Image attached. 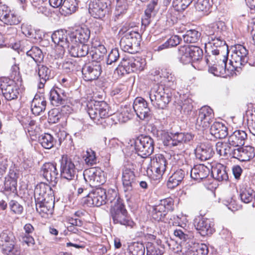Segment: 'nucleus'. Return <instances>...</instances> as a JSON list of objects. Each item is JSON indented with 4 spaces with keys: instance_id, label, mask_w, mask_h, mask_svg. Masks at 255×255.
<instances>
[{
    "instance_id": "obj_62",
    "label": "nucleus",
    "mask_w": 255,
    "mask_h": 255,
    "mask_svg": "<svg viewBox=\"0 0 255 255\" xmlns=\"http://www.w3.org/2000/svg\"><path fill=\"white\" fill-rule=\"evenodd\" d=\"M38 74L39 79L48 80L50 76V70L45 66L41 65L40 66L39 65Z\"/></svg>"
},
{
    "instance_id": "obj_13",
    "label": "nucleus",
    "mask_w": 255,
    "mask_h": 255,
    "mask_svg": "<svg viewBox=\"0 0 255 255\" xmlns=\"http://www.w3.org/2000/svg\"><path fill=\"white\" fill-rule=\"evenodd\" d=\"M167 160L163 155L156 154L151 159V178L154 180H159L166 171Z\"/></svg>"
},
{
    "instance_id": "obj_57",
    "label": "nucleus",
    "mask_w": 255,
    "mask_h": 255,
    "mask_svg": "<svg viewBox=\"0 0 255 255\" xmlns=\"http://www.w3.org/2000/svg\"><path fill=\"white\" fill-rule=\"evenodd\" d=\"M240 196L243 202L249 203L252 201L253 198V191L246 189L241 190Z\"/></svg>"
},
{
    "instance_id": "obj_44",
    "label": "nucleus",
    "mask_w": 255,
    "mask_h": 255,
    "mask_svg": "<svg viewBox=\"0 0 255 255\" xmlns=\"http://www.w3.org/2000/svg\"><path fill=\"white\" fill-rule=\"evenodd\" d=\"M167 213L159 204L153 207L151 212V217L155 221H163Z\"/></svg>"
},
{
    "instance_id": "obj_15",
    "label": "nucleus",
    "mask_w": 255,
    "mask_h": 255,
    "mask_svg": "<svg viewBox=\"0 0 255 255\" xmlns=\"http://www.w3.org/2000/svg\"><path fill=\"white\" fill-rule=\"evenodd\" d=\"M87 204L90 206L99 207L107 203L106 189L97 188L87 195Z\"/></svg>"
},
{
    "instance_id": "obj_41",
    "label": "nucleus",
    "mask_w": 255,
    "mask_h": 255,
    "mask_svg": "<svg viewBox=\"0 0 255 255\" xmlns=\"http://www.w3.org/2000/svg\"><path fill=\"white\" fill-rule=\"evenodd\" d=\"M60 8V12L65 16L69 15L75 12L78 8L77 1H62Z\"/></svg>"
},
{
    "instance_id": "obj_28",
    "label": "nucleus",
    "mask_w": 255,
    "mask_h": 255,
    "mask_svg": "<svg viewBox=\"0 0 255 255\" xmlns=\"http://www.w3.org/2000/svg\"><path fill=\"white\" fill-rule=\"evenodd\" d=\"M67 96L64 90L58 88L54 87L50 92V101L51 104L55 107L66 104Z\"/></svg>"
},
{
    "instance_id": "obj_43",
    "label": "nucleus",
    "mask_w": 255,
    "mask_h": 255,
    "mask_svg": "<svg viewBox=\"0 0 255 255\" xmlns=\"http://www.w3.org/2000/svg\"><path fill=\"white\" fill-rule=\"evenodd\" d=\"M3 23L7 25H16L21 21L19 16L13 11H10L1 20Z\"/></svg>"
},
{
    "instance_id": "obj_24",
    "label": "nucleus",
    "mask_w": 255,
    "mask_h": 255,
    "mask_svg": "<svg viewBox=\"0 0 255 255\" xmlns=\"http://www.w3.org/2000/svg\"><path fill=\"white\" fill-rule=\"evenodd\" d=\"M196 228L202 236L211 235L215 231L214 222L211 219L204 217L199 219Z\"/></svg>"
},
{
    "instance_id": "obj_50",
    "label": "nucleus",
    "mask_w": 255,
    "mask_h": 255,
    "mask_svg": "<svg viewBox=\"0 0 255 255\" xmlns=\"http://www.w3.org/2000/svg\"><path fill=\"white\" fill-rule=\"evenodd\" d=\"M107 52V49L104 45H102L94 49H93L90 52L92 59L94 61H99L102 59L104 55Z\"/></svg>"
},
{
    "instance_id": "obj_22",
    "label": "nucleus",
    "mask_w": 255,
    "mask_h": 255,
    "mask_svg": "<svg viewBox=\"0 0 255 255\" xmlns=\"http://www.w3.org/2000/svg\"><path fill=\"white\" fill-rule=\"evenodd\" d=\"M54 195L51 187L47 184L40 183L37 184L34 190V199L35 202H41L47 200V198Z\"/></svg>"
},
{
    "instance_id": "obj_14",
    "label": "nucleus",
    "mask_w": 255,
    "mask_h": 255,
    "mask_svg": "<svg viewBox=\"0 0 255 255\" xmlns=\"http://www.w3.org/2000/svg\"><path fill=\"white\" fill-rule=\"evenodd\" d=\"M83 175L85 181L91 186H99L106 181L103 172L99 168L87 169L84 171Z\"/></svg>"
},
{
    "instance_id": "obj_38",
    "label": "nucleus",
    "mask_w": 255,
    "mask_h": 255,
    "mask_svg": "<svg viewBox=\"0 0 255 255\" xmlns=\"http://www.w3.org/2000/svg\"><path fill=\"white\" fill-rule=\"evenodd\" d=\"M210 43L213 45L211 52H221L222 54H225L226 50L228 49V46L226 42L220 37H217L211 36Z\"/></svg>"
},
{
    "instance_id": "obj_63",
    "label": "nucleus",
    "mask_w": 255,
    "mask_h": 255,
    "mask_svg": "<svg viewBox=\"0 0 255 255\" xmlns=\"http://www.w3.org/2000/svg\"><path fill=\"white\" fill-rule=\"evenodd\" d=\"M128 9L127 1H117L116 10L117 14L120 15L126 12Z\"/></svg>"
},
{
    "instance_id": "obj_26",
    "label": "nucleus",
    "mask_w": 255,
    "mask_h": 255,
    "mask_svg": "<svg viewBox=\"0 0 255 255\" xmlns=\"http://www.w3.org/2000/svg\"><path fill=\"white\" fill-rule=\"evenodd\" d=\"M107 3L104 1H90L89 4V12L95 18L104 17Z\"/></svg>"
},
{
    "instance_id": "obj_9",
    "label": "nucleus",
    "mask_w": 255,
    "mask_h": 255,
    "mask_svg": "<svg viewBox=\"0 0 255 255\" xmlns=\"http://www.w3.org/2000/svg\"><path fill=\"white\" fill-rule=\"evenodd\" d=\"M134 146L137 154L142 158H146L154 151V140L149 136L140 135L135 140Z\"/></svg>"
},
{
    "instance_id": "obj_8",
    "label": "nucleus",
    "mask_w": 255,
    "mask_h": 255,
    "mask_svg": "<svg viewBox=\"0 0 255 255\" xmlns=\"http://www.w3.org/2000/svg\"><path fill=\"white\" fill-rule=\"evenodd\" d=\"M174 159L177 160L176 164L178 166H183V167L176 170L169 178L167 186L170 189H172L179 185L184 178L186 173H187L188 169L191 168V167H189L187 164H184L185 159L183 155H174Z\"/></svg>"
},
{
    "instance_id": "obj_20",
    "label": "nucleus",
    "mask_w": 255,
    "mask_h": 255,
    "mask_svg": "<svg viewBox=\"0 0 255 255\" xmlns=\"http://www.w3.org/2000/svg\"><path fill=\"white\" fill-rule=\"evenodd\" d=\"M102 72L99 64H86L82 68L83 78L86 81H92L97 80Z\"/></svg>"
},
{
    "instance_id": "obj_53",
    "label": "nucleus",
    "mask_w": 255,
    "mask_h": 255,
    "mask_svg": "<svg viewBox=\"0 0 255 255\" xmlns=\"http://www.w3.org/2000/svg\"><path fill=\"white\" fill-rule=\"evenodd\" d=\"M8 205L10 212L12 214L21 215L23 213V207L18 201L11 200L9 201Z\"/></svg>"
},
{
    "instance_id": "obj_35",
    "label": "nucleus",
    "mask_w": 255,
    "mask_h": 255,
    "mask_svg": "<svg viewBox=\"0 0 255 255\" xmlns=\"http://www.w3.org/2000/svg\"><path fill=\"white\" fill-rule=\"evenodd\" d=\"M46 101L43 96L36 94L34 96L31 105V111L35 115H39L44 111L46 108Z\"/></svg>"
},
{
    "instance_id": "obj_7",
    "label": "nucleus",
    "mask_w": 255,
    "mask_h": 255,
    "mask_svg": "<svg viewBox=\"0 0 255 255\" xmlns=\"http://www.w3.org/2000/svg\"><path fill=\"white\" fill-rule=\"evenodd\" d=\"M0 91L8 101L17 100L21 93L18 84L14 80L7 78H0Z\"/></svg>"
},
{
    "instance_id": "obj_11",
    "label": "nucleus",
    "mask_w": 255,
    "mask_h": 255,
    "mask_svg": "<svg viewBox=\"0 0 255 255\" xmlns=\"http://www.w3.org/2000/svg\"><path fill=\"white\" fill-rule=\"evenodd\" d=\"M60 175L62 178L71 181L74 179L76 175V166L68 155L64 154L60 160Z\"/></svg>"
},
{
    "instance_id": "obj_5",
    "label": "nucleus",
    "mask_w": 255,
    "mask_h": 255,
    "mask_svg": "<svg viewBox=\"0 0 255 255\" xmlns=\"http://www.w3.org/2000/svg\"><path fill=\"white\" fill-rule=\"evenodd\" d=\"M0 248L2 253L6 255L21 254L20 248L16 245L13 233L8 230H3L0 234Z\"/></svg>"
},
{
    "instance_id": "obj_49",
    "label": "nucleus",
    "mask_w": 255,
    "mask_h": 255,
    "mask_svg": "<svg viewBox=\"0 0 255 255\" xmlns=\"http://www.w3.org/2000/svg\"><path fill=\"white\" fill-rule=\"evenodd\" d=\"M39 141L42 146L44 148L50 149L54 146V138L50 134L44 133L42 135Z\"/></svg>"
},
{
    "instance_id": "obj_17",
    "label": "nucleus",
    "mask_w": 255,
    "mask_h": 255,
    "mask_svg": "<svg viewBox=\"0 0 255 255\" xmlns=\"http://www.w3.org/2000/svg\"><path fill=\"white\" fill-rule=\"evenodd\" d=\"M57 164L55 162H46L42 166L41 172L46 180L51 184H56L58 181V172Z\"/></svg>"
},
{
    "instance_id": "obj_59",
    "label": "nucleus",
    "mask_w": 255,
    "mask_h": 255,
    "mask_svg": "<svg viewBox=\"0 0 255 255\" xmlns=\"http://www.w3.org/2000/svg\"><path fill=\"white\" fill-rule=\"evenodd\" d=\"M192 1H173L172 6L177 11H183L191 3Z\"/></svg>"
},
{
    "instance_id": "obj_40",
    "label": "nucleus",
    "mask_w": 255,
    "mask_h": 255,
    "mask_svg": "<svg viewBox=\"0 0 255 255\" xmlns=\"http://www.w3.org/2000/svg\"><path fill=\"white\" fill-rule=\"evenodd\" d=\"M190 45H184L179 47L178 55L180 61L183 64L190 63L191 54L192 52L191 46Z\"/></svg>"
},
{
    "instance_id": "obj_31",
    "label": "nucleus",
    "mask_w": 255,
    "mask_h": 255,
    "mask_svg": "<svg viewBox=\"0 0 255 255\" xmlns=\"http://www.w3.org/2000/svg\"><path fill=\"white\" fill-rule=\"evenodd\" d=\"M209 173V168L203 164L197 165L190 170L191 177L198 182L207 178Z\"/></svg>"
},
{
    "instance_id": "obj_47",
    "label": "nucleus",
    "mask_w": 255,
    "mask_h": 255,
    "mask_svg": "<svg viewBox=\"0 0 255 255\" xmlns=\"http://www.w3.org/2000/svg\"><path fill=\"white\" fill-rule=\"evenodd\" d=\"M208 248L205 244H197L188 252V255H207Z\"/></svg>"
},
{
    "instance_id": "obj_36",
    "label": "nucleus",
    "mask_w": 255,
    "mask_h": 255,
    "mask_svg": "<svg viewBox=\"0 0 255 255\" xmlns=\"http://www.w3.org/2000/svg\"><path fill=\"white\" fill-rule=\"evenodd\" d=\"M225 54L221 52H211V54L206 55V67L212 65L214 62L219 61V63H227L228 59L229 50L227 49Z\"/></svg>"
},
{
    "instance_id": "obj_61",
    "label": "nucleus",
    "mask_w": 255,
    "mask_h": 255,
    "mask_svg": "<svg viewBox=\"0 0 255 255\" xmlns=\"http://www.w3.org/2000/svg\"><path fill=\"white\" fill-rule=\"evenodd\" d=\"M119 57L120 54L118 49H112L108 54V58L107 59V64L110 65L116 62L119 59Z\"/></svg>"
},
{
    "instance_id": "obj_3",
    "label": "nucleus",
    "mask_w": 255,
    "mask_h": 255,
    "mask_svg": "<svg viewBox=\"0 0 255 255\" xmlns=\"http://www.w3.org/2000/svg\"><path fill=\"white\" fill-rule=\"evenodd\" d=\"M110 215L114 224H120L132 228L135 225L126 208L124 200L118 197L111 205Z\"/></svg>"
},
{
    "instance_id": "obj_12",
    "label": "nucleus",
    "mask_w": 255,
    "mask_h": 255,
    "mask_svg": "<svg viewBox=\"0 0 255 255\" xmlns=\"http://www.w3.org/2000/svg\"><path fill=\"white\" fill-rule=\"evenodd\" d=\"M248 51L245 47L241 44L235 45V49L232 54V59L230 60V63L233 67L231 71L237 70L238 68L245 65L248 62Z\"/></svg>"
},
{
    "instance_id": "obj_21",
    "label": "nucleus",
    "mask_w": 255,
    "mask_h": 255,
    "mask_svg": "<svg viewBox=\"0 0 255 255\" xmlns=\"http://www.w3.org/2000/svg\"><path fill=\"white\" fill-rule=\"evenodd\" d=\"M122 182L125 192L132 191L135 182V175L131 169L125 166L122 169Z\"/></svg>"
},
{
    "instance_id": "obj_39",
    "label": "nucleus",
    "mask_w": 255,
    "mask_h": 255,
    "mask_svg": "<svg viewBox=\"0 0 255 255\" xmlns=\"http://www.w3.org/2000/svg\"><path fill=\"white\" fill-rule=\"evenodd\" d=\"M69 52L71 55L75 57H81L86 56L89 51V46L87 44H71Z\"/></svg>"
},
{
    "instance_id": "obj_64",
    "label": "nucleus",
    "mask_w": 255,
    "mask_h": 255,
    "mask_svg": "<svg viewBox=\"0 0 255 255\" xmlns=\"http://www.w3.org/2000/svg\"><path fill=\"white\" fill-rule=\"evenodd\" d=\"M11 77L13 78V80L16 79L17 81L20 80V82H21L19 65L14 64L11 67Z\"/></svg>"
},
{
    "instance_id": "obj_30",
    "label": "nucleus",
    "mask_w": 255,
    "mask_h": 255,
    "mask_svg": "<svg viewBox=\"0 0 255 255\" xmlns=\"http://www.w3.org/2000/svg\"><path fill=\"white\" fill-rule=\"evenodd\" d=\"M209 71L216 76L227 77L232 74L227 68V63L219 61L214 62L212 65L208 66Z\"/></svg>"
},
{
    "instance_id": "obj_51",
    "label": "nucleus",
    "mask_w": 255,
    "mask_h": 255,
    "mask_svg": "<svg viewBox=\"0 0 255 255\" xmlns=\"http://www.w3.org/2000/svg\"><path fill=\"white\" fill-rule=\"evenodd\" d=\"M216 151L220 156H227L228 153L230 154L231 147L226 143L218 141L216 144Z\"/></svg>"
},
{
    "instance_id": "obj_55",
    "label": "nucleus",
    "mask_w": 255,
    "mask_h": 255,
    "mask_svg": "<svg viewBox=\"0 0 255 255\" xmlns=\"http://www.w3.org/2000/svg\"><path fill=\"white\" fill-rule=\"evenodd\" d=\"M146 255H162L164 252V249L158 245L149 244L146 247Z\"/></svg>"
},
{
    "instance_id": "obj_45",
    "label": "nucleus",
    "mask_w": 255,
    "mask_h": 255,
    "mask_svg": "<svg viewBox=\"0 0 255 255\" xmlns=\"http://www.w3.org/2000/svg\"><path fill=\"white\" fill-rule=\"evenodd\" d=\"M200 33L195 29H190L183 35L184 41L187 43H194L197 42L200 36Z\"/></svg>"
},
{
    "instance_id": "obj_16",
    "label": "nucleus",
    "mask_w": 255,
    "mask_h": 255,
    "mask_svg": "<svg viewBox=\"0 0 255 255\" xmlns=\"http://www.w3.org/2000/svg\"><path fill=\"white\" fill-rule=\"evenodd\" d=\"M192 52L191 54L190 63L196 69L203 70L206 68V58L203 59V52L202 49L197 46H191Z\"/></svg>"
},
{
    "instance_id": "obj_27",
    "label": "nucleus",
    "mask_w": 255,
    "mask_h": 255,
    "mask_svg": "<svg viewBox=\"0 0 255 255\" xmlns=\"http://www.w3.org/2000/svg\"><path fill=\"white\" fill-rule=\"evenodd\" d=\"M196 157L202 161L211 158L214 152L210 143L202 142L198 145L195 150Z\"/></svg>"
},
{
    "instance_id": "obj_29",
    "label": "nucleus",
    "mask_w": 255,
    "mask_h": 255,
    "mask_svg": "<svg viewBox=\"0 0 255 255\" xmlns=\"http://www.w3.org/2000/svg\"><path fill=\"white\" fill-rule=\"evenodd\" d=\"M247 134L243 130H236L229 137L228 144L234 147L242 146L247 139Z\"/></svg>"
},
{
    "instance_id": "obj_52",
    "label": "nucleus",
    "mask_w": 255,
    "mask_h": 255,
    "mask_svg": "<svg viewBox=\"0 0 255 255\" xmlns=\"http://www.w3.org/2000/svg\"><path fill=\"white\" fill-rule=\"evenodd\" d=\"M158 204L167 213L174 209V200L171 197L161 200Z\"/></svg>"
},
{
    "instance_id": "obj_34",
    "label": "nucleus",
    "mask_w": 255,
    "mask_h": 255,
    "mask_svg": "<svg viewBox=\"0 0 255 255\" xmlns=\"http://www.w3.org/2000/svg\"><path fill=\"white\" fill-rule=\"evenodd\" d=\"M210 133L217 138H224L228 134V128L221 122H215L211 127Z\"/></svg>"
},
{
    "instance_id": "obj_10",
    "label": "nucleus",
    "mask_w": 255,
    "mask_h": 255,
    "mask_svg": "<svg viewBox=\"0 0 255 255\" xmlns=\"http://www.w3.org/2000/svg\"><path fill=\"white\" fill-rule=\"evenodd\" d=\"M214 119V113L210 107L205 106L201 107L198 112L196 119V128L201 131L208 129Z\"/></svg>"
},
{
    "instance_id": "obj_2",
    "label": "nucleus",
    "mask_w": 255,
    "mask_h": 255,
    "mask_svg": "<svg viewBox=\"0 0 255 255\" xmlns=\"http://www.w3.org/2000/svg\"><path fill=\"white\" fill-rule=\"evenodd\" d=\"M87 111L91 120L97 125H102L112 115L110 106L104 101H89Z\"/></svg>"
},
{
    "instance_id": "obj_42",
    "label": "nucleus",
    "mask_w": 255,
    "mask_h": 255,
    "mask_svg": "<svg viewBox=\"0 0 255 255\" xmlns=\"http://www.w3.org/2000/svg\"><path fill=\"white\" fill-rule=\"evenodd\" d=\"M26 53L36 63H40L43 61L44 55L41 50L37 46H32L30 50L26 51Z\"/></svg>"
},
{
    "instance_id": "obj_58",
    "label": "nucleus",
    "mask_w": 255,
    "mask_h": 255,
    "mask_svg": "<svg viewBox=\"0 0 255 255\" xmlns=\"http://www.w3.org/2000/svg\"><path fill=\"white\" fill-rule=\"evenodd\" d=\"M61 118V114L57 109H52L48 113L49 122L52 124L58 123Z\"/></svg>"
},
{
    "instance_id": "obj_6",
    "label": "nucleus",
    "mask_w": 255,
    "mask_h": 255,
    "mask_svg": "<svg viewBox=\"0 0 255 255\" xmlns=\"http://www.w3.org/2000/svg\"><path fill=\"white\" fill-rule=\"evenodd\" d=\"M140 35L138 32L128 30L122 36L120 44L122 49L129 53L138 51L140 45Z\"/></svg>"
},
{
    "instance_id": "obj_1",
    "label": "nucleus",
    "mask_w": 255,
    "mask_h": 255,
    "mask_svg": "<svg viewBox=\"0 0 255 255\" xmlns=\"http://www.w3.org/2000/svg\"><path fill=\"white\" fill-rule=\"evenodd\" d=\"M154 80L157 82L158 86L157 88H151L150 91L151 104L155 108L163 110L171 101L177 84L176 78L169 70L164 69Z\"/></svg>"
},
{
    "instance_id": "obj_4",
    "label": "nucleus",
    "mask_w": 255,
    "mask_h": 255,
    "mask_svg": "<svg viewBox=\"0 0 255 255\" xmlns=\"http://www.w3.org/2000/svg\"><path fill=\"white\" fill-rule=\"evenodd\" d=\"M146 61L139 56H131L123 58L120 65L117 68L119 74L124 75L125 73H138L143 71L146 66Z\"/></svg>"
},
{
    "instance_id": "obj_60",
    "label": "nucleus",
    "mask_w": 255,
    "mask_h": 255,
    "mask_svg": "<svg viewBox=\"0 0 255 255\" xmlns=\"http://www.w3.org/2000/svg\"><path fill=\"white\" fill-rule=\"evenodd\" d=\"M17 182L16 180L5 178L4 189L6 191L14 192L16 190Z\"/></svg>"
},
{
    "instance_id": "obj_48",
    "label": "nucleus",
    "mask_w": 255,
    "mask_h": 255,
    "mask_svg": "<svg viewBox=\"0 0 255 255\" xmlns=\"http://www.w3.org/2000/svg\"><path fill=\"white\" fill-rule=\"evenodd\" d=\"M213 4V1H196L195 7L197 10L208 13L210 12Z\"/></svg>"
},
{
    "instance_id": "obj_32",
    "label": "nucleus",
    "mask_w": 255,
    "mask_h": 255,
    "mask_svg": "<svg viewBox=\"0 0 255 255\" xmlns=\"http://www.w3.org/2000/svg\"><path fill=\"white\" fill-rule=\"evenodd\" d=\"M193 138V135L190 133L177 132L171 134L168 142L169 145L177 146L184 143L189 142L192 140Z\"/></svg>"
},
{
    "instance_id": "obj_25",
    "label": "nucleus",
    "mask_w": 255,
    "mask_h": 255,
    "mask_svg": "<svg viewBox=\"0 0 255 255\" xmlns=\"http://www.w3.org/2000/svg\"><path fill=\"white\" fill-rule=\"evenodd\" d=\"M133 109L139 118L143 120L149 116L150 110L146 101L141 97L136 98L133 105Z\"/></svg>"
},
{
    "instance_id": "obj_54",
    "label": "nucleus",
    "mask_w": 255,
    "mask_h": 255,
    "mask_svg": "<svg viewBox=\"0 0 255 255\" xmlns=\"http://www.w3.org/2000/svg\"><path fill=\"white\" fill-rule=\"evenodd\" d=\"M129 250L132 255H143L145 248L143 244L139 243H134L129 247Z\"/></svg>"
},
{
    "instance_id": "obj_37",
    "label": "nucleus",
    "mask_w": 255,
    "mask_h": 255,
    "mask_svg": "<svg viewBox=\"0 0 255 255\" xmlns=\"http://www.w3.org/2000/svg\"><path fill=\"white\" fill-rule=\"evenodd\" d=\"M211 173L213 177L219 181H227L228 179L226 167L221 163L212 166Z\"/></svg>"
},
{
    "instance_id": "obj_46",
    "label": "nucleus",
    "mask_w": 255,
    "mask_h": 255,
    "mask_svg": "<svg viewBox=\"0 0 255 255\" xmlns=\"http://www.w3.org/2000/svg\"><path fill=\"white\" fill-rule=\"evenodd\" d=\"M82 158L88 166H92L97 163V158L96 152L91 149H87Z\"/></svg>"
},
{
    "instance_id": "obj_23",
    "label": "nucleus",
    "mask_w": 255,
    "mask_h": 255,
    "mask_svg": "<svg viewBox=\"0 0 255 255\" xmlns=\"http://www.w3.org/2000/svg\"><path fill=\"white\" fill-rule=\"evenodd\" d=\"M90 31L87 28L81 27L69 33V38L72 44H84L90 38Z\"/></svg>"
},
{
    "instance_id": "obj_33",
    "label": "nucleus",
    "mask_w": 255,
    "mask_h": 255,
    "mask_svg": "<svg viewBox=\"0 0 255 255\" xmlns=\"http://www.w3.org/2000/svg\"><path fill=\"white\" fill-rule=\"evenodd\" d=\"M53 42L56 45L61 44V46L69 47L70 44H72L69 36H67V32L63 30H60L55 31L51 36Z\"/></svg>"
},
{
    "instance_id": "obj_56",
    "label": "nucleus",
    "mask_w": 255,
    "mask_h": 255,
    "mask_svg": "<svg viewBox=\"0 0 255 255\" xmlns=\"http://www.w3.org/2000/svg\"><path fill=\"white\" fill-rule=\"evenodd\" d=\"M179 109L181 113L184 114L188 113L193 109V105L191 102V100L189 99H185L178 103Z\"/></svg>"
},
{
    "instance_id": "obj_18",
    "label": "nucleus",
    "mask_w": 255,
    "mask_h": 255,
    "mask_svg": "<svg viewBox=\"0 0 255 255\" xmlns=\"http://www.w3.org/2000/svg\"><path fill=\"white\" fill-rule=\"evenodd\" d=\"M230 155L241 161H249L255 156V148L251 146H240L232 150Z\"/></svg>"
},
{
    "instance_id": "obj_19",
    "label": "nucleus",
    "mask_w": 255,
    "mask_h": 255,
    "mask_svg": "<svg viewBox=\"0 0 255 255\" xmlns=\"http://www.w3.org/2000/svg\"><path fill=\"white\" fill-rule=\"evenodd\" d=\"M37 212L42 217L47 218L52 214L55 204V198L51 196L47 200L41 202H35Z\"/></svg>"
}]
</instances>
